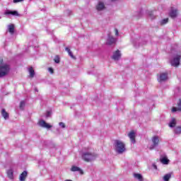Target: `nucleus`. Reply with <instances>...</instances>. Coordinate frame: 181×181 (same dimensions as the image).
I'll use <instances>...</instances> for the list:
<instances>
[{
  "label": "nucleus",
  "mask_w": 181,
  "mask_h": 181,
  "mask_svg": "<svg viewBox=\"0 0 181 181\" xmlns=\"http://www.w3.org/2000/svg\"><path fill=\"white\" fill-rule=\"evenodd\" d=\"M7 176L9 177V179H13V172H12L11 170H9L7 172Z\"/></svg>",
  "instance_id": "obj_25"
},
{
  "label": "nucleus",
  "mask_w": 181,
  "mask_h": 181,
  "mask_svg": "<svg viewBox=\"0 0 181 181\" xmlns=\"http://www.w3.org/2000/svg\"><path fill=\"white\" fill-rule=\"evenodd\" d=\"M115 35H116V36H118V35H119L118 29L115 28Z\"/></svg>",
  "instance_id": "obj_34"
},
{
  "label": "nucleus",
  "mask_w": 181,
  "mask_h": 181,
  "mask_svg": "<svg viewBox=\"0 0 181 181\" xmlns=\"http://www.w3.org/2000/svg\"><path fill=\"white\" fill-rule=\"evenodd\" d=\"M160 162L163 163V165H169V159L167 157H163L160 158Z\"/></svg>",
  "instance_id": "obj_17"
},
{
  "label": "nucleus",
  "mask_w": 181,
  "mask_h": 181,
  "mask_svg": "<svg viewBox=\"0 0 181 181\" xmlns=\"http://www.w3.org/2000/svg\"><path fill=\"white\" fill-rule=\"evenodd\" d=\"M8 32L10 33H13L15 32V25H10L8 26Z\"/></svg>",
  "instance_id": "obj_24"
},
{
  "label": "nucleus",
  "mask_w": 181,
  "mask_h": 181,
  "mask_svg": "<svg viewBox=\"0 0 181 181\" xmlns=\"http://www.w3.org/2000/svg\"><path fill=\"white\" fill-rule=\"evenodd\" d=\"M28 71L30 73V77L33 78V77H35V70L33 69V67H30Z\"/></svg>",
  "instance_id": "obj_19"
},
{
  "label": "nucleus",
  "mask_w": 181,
  "mask_h": 181,
  "mask_svg": "<svg viewBox=\"0 0 181 181\" xmlns=\"http://www.w3.org/2000/svg\"><path fill=\"white\" fill-rule=\"evenodd\" d=\"M49 115H50V112H47V117H49Z\"/></svg>",
  "instance_id": "obj_37"
},
{
  "label": "nucleus",
  "mask_w": 181,
  "mask_h": 181,
  "mask_svg": "<svg viewBox=\"0 0 181 181\" xmlns=\"http://www.w3.org/2000/svg\"><path fill=\"white\" fill-rule=\"evenodd\" d=\"M27 176H28V172L23 171V172L20 175L19 179H20L21 181H25V180H26Z\"/></svg>",
  "instance_id": "obj_14"
},
{
  "label": "nucleus",
  "mask_w": 181,
  "mask_h": 181,
  "mask_svg": "<svg viewBox=\"0 0 181 181\" xmlns=\"http://www.w3.org/2000/svg\"><path fill=\"white\" fill-rule=\"evenodd\" d=\"M148 15H149L150 18H151V19H153L152 12L149 13Z\"/></svg>",
  "instance_id": "obj_35"
},
{
  "label": "nucleus",
  "mask_w": 181,
  "mask_h": 181,
  "mask_svg": "<svg viewBox=\"0 0 181 181\" xmlns=\"http://www.w3.org/2000/svg\"><path fill=\"white\" fill-rule=\"evenodd\" d=\"M13 4H18V2H23V0H13Z\"/></svg>",
  "instance_id": "obj_31"
},
{
  "label": "nucleus",
  "mask_w": 181,
  "mask_h": 181,
  "mask_svg": "<svg viewBox=\"0 0 181 181\" xmlns=\"http://www.w3.org/2000/svg\"><path fill=\"white\" fill-rule=\"evenodd\" d=\"M176 111H179L178 110H177V107H173L172 108V112H176Z\"/></svg>",
  "instance_id": "obj_32"
},
{
  "label": "nucleus",
  "mask_w": 181,
  "mask_h": 181,
  "mask_svg": "<svg viewBox=\"0 0 181 181\" xmlns=\"http://www.w3.org/2000/svg\"><path fill=\"white\" fill-rule=\"evenodd\" d=\"M112 59H113V60H118L119 59H121V52H119V49L113 52Z\"/></svg>",
  "instance_id": "obj_9"
},
{
  "label": "nucleus",
  "mask_w": 181,
  "mask_h": 181,
  "mask_svg": "<svg viewBox=\"0 0 181 181\" xmlns=\"http://www.w3.org/2000/svg\"><path fill=\"white\" fill-rule=\"evenodd\" d=\"M151 141L153 142V145L149 147L150 151L153 150L156 148V146H159V136H153Z\"/></svg>",
  "instance_id": "obj_4"
},
{
  "label": "nucleus",
  "mask_w": 181,
  "mask_h": 181,
  "mask_svg": "<svg viewBox=\"0 0 181 181\" xmlns=\"http://www.w3.org/2000/svg\"><path fill=\"white\" fill-rule=\"evenodd\" d=\"M170 16L173 19H174V18H176L177 16V9L172 8L171 11H170Z\"/></svg>",
  "instance_id": "obj_11"
},
{
  "label": "nucleus",
  "mask_w": 181,
  "mask_h": 181,
  "mask_svg": "<svg viewBox=\"0 0 181 181\" xmlns=\"http://www.w3.org/2000/svg\"><path fill=\"white\" fill-rule=\"evenodd\" d=\"M170 177H172V174L168 173L163 176V180L165 181H169L170 180Z\"/></svg>",
  "instance_id": "obj_21"
},
{
  "label": "nucleus",
  "mask_w": 181,
  "mask_h": 181,
  "mask_svg": "<svg viewBox=\"0 0 181 181\" xmlns=\"http://www.w3.org/2000/svg\"><path fill=\"white\" fill-rule=\"evenodd\" d=\"M1 115L4 119H8V118H9V113H8L5 109L1 110Z\"/></svg>",
  "instance_id": "obj_16"
},
{
  "label": "nucleus",
  "mask_w": 181,
  "mask_h": 181,
  "mask_svg": "<svg viewBox=\"0 0 181 181\" xmlns=\"http://www.w3.org/2000/svg\"><path fill=\"white\" fill-rule=\"evenodd\" d=\"M71 172H80L81 175H83L84 173L83 172V170H81L80 168L73 165L71 168Z\"/></svg>",
  "instance_id": "obj_12"
},
{
  "label": "nucleus",
  "mask_w": 181,
  "mask_h": 181,
  "mask_svg": "<svg viewBox=\"0 0 181 181\" xmlns=\"http://www.w3.org/2000/svg\"><path fill=\"white\" fill-rule=\"evenodd\" d=\"M48 70L49 73H51V74H53V73H54V71L52 68H49Z\"/></svg>",
  "instance_id": "obj_33"
},
{
  "label": "nucleus",
  "mask_w": 181,
  "mask_h": 181,
  "mask_svg": "<svg viewBox=\"0 0 181 181\" xmlns=\"http://www.w3.org/2000/svg\"><path fill=\"white\" fill-rule=\"evenodd\" d=\"M169 22V18H164L163 20L161 21L160 25H166Z\"/></svg>",
  "instance_id": "obj_26"
},
{
  "label": "nucleus",
  "mask_w": 181,
  "mask_h": 181,
  "mask_svg": "<svg viewBox=\"0 0 181 181\" xmlns=\"http://www.w3.org/2000/svg\"><path fill=\"white\" fill-rule=\"evenodd\" d=\"M38 125H40V127H42V128H47V129H50V128H52L53 127L47 124L45 120H40L38 122Z\"/></svg>",
  "instance_id": "obj_7"
},
{
  "label": "nucleus",
  "mask_w": 181,
  "mask_h": 181,
  "mask_svg": "<svg viewBox=\"0 0 181 181\" xmlns=\"http://www.w3.org/2000/svg\"><path fill=\"white\" fill-rule=\"evenodd\" d=\"M168 125L170 128H175L176 127V119L173 118Z\"/></svg>",
  "instance_id": "obj_18"
},
{
  "label": "nucleus",
  "mask_w": 181,
  "mask_h": 181,
  "mask_svg": "<svg viewBox=\"0 0 181 181\" xmlns=\"http://www.w3.org/2000/svg\"><path fill=\"white\" fill-rule=\"evenodd\" d=\"M5 15H13V16H19V13L16 11H6Z\"/></svg>",
  "instance_id": "obj_15"
},
{
  "label": "nucleus",
  "mask_w": 181,
  "mask_h": 181,
  "mask_svg": "<svg viewBox=\"0 0 181 181\" xmlns=\"http://www.w3.org/2000/svg\"><path fill=\"white\" fill-rule=\"evenodd\" d=\"M82 159H83L85 162H91V160L95 159V154L89 152L83 153L82 154Z\"/></svg>",
  "instance_id": "obj_2"
},
{
  "label": "nucleus",
  "mask_w": 181,
  "mask_h": 181,
  "mask_svg": "<svg viewBox=\"0 0 181 181\" xmlns=\"http://www.w3.org/2000/svg\"><path fill=\"white\" fill-rule=\"evenodd\" d=\"M180 64V56L177 55L176 57H175L172 62H171V65L173 66L174 67H177Z\"/></svg>",
  "instance_id": "obj_6"
},
{
  "label": "nucleus",
  "mask_w": 181,
  "mask_h": 181,
  "mask_svg": "<svg viewBox=\"0 0 181 181\" xmlns=\"http://www.w3.org/2000/svg\"><path fill=\"white\" fill-rule=\"evenodd\" d=\"M2 63H4V59H0V64H2Z\"/></svg>",
  "instance_id": "obj_36"
},
{
  "label": "nucleus",
  "mask_w": 181,
  "mask_h": 181,
  "mask_svg": "<svg viewBox=\"0 0 181 181\" xmlns=\"http://www.w3.org/2000/svg\"><path fill=\"white\" fill-rule=\"evenodd\" d=\"M25 107V101H21L20 103V108H23Z\"/></svg>",
  "instance_id": "obj_29"
},
{
  "label": "nucleus",
  "mask_w": 181,
  "mask_h": 181,
  "mask_svg": "<svg viewBox=\"0 0 181 181\" xmlns=\"http://www.w3.org/2000/svg\"><path fill=\"white\" fill-rule=\"evenodd\" d=\"M168 80V73H161L160 74L158 81V83H163V81H166Z\"/></svg>",
  "instance_id": "obj_5"
},
{
  "label": "nucleus",
  "mask_w": 181,
  "mask_h": 181,
  "mask_svg": "<svg viewBox=\"0 0 181 181\" xmlns=\"http://www.w3.org/2000/svg\"><path fill=\"white\" fill-rule=\"evenodd\" d=\"M175 134H181V126H178L174 129Z\"/></svg>",
  "instance_id": "obj_22"
},
{
  "label": "nucleus",
  "mask_w": 181,
  "mask_h": 181,
  "mask_svg": "<svg viewBox=\"0 0 181 181\" xmlns=\"http://www.w3.org/2000/svg\"><path fill=\"white\" fill-rule=\"evenodd\" d=\"M54 62L57 64L60 63V57H59V55H57L55 57V58L54 59Z\"/></svg>",
  "instance_id": "obj_27"
},
{
  "label": "nucleus",
  "mask_w": 181,
  "mask_h": 181,
  "mask_svg": "<svg viewBox=\"0 0 181 181\" xmlns=\"http://www.w3.org/2000/svg\"><path fill=\"white\" fill-rule=\"evenodd\" d=\"M115 42H117V40H115L114 37L109 35L106 42V45H107L108 46H111L112 45H114Z\"/></svg>",
  "instance_id": "obj_8"
},
{
  "label": "nucleus",
  "mask_w": 181,
  "mask_h": 181,
  "mask_svg": "<svg viewBox=\"0 0 181 181\" xmlns=\"http://www.w3.org/2000/svg\"><path fill=\"white\" fill-rule=\"evenodd\" d=\"M65 50L68 52L69 55L72 58V59H75L74 55H73V52H71V51L70 50V48L69 47H66Z\"/></svg>",
  "instance_id": "obj_23"
},
{
  "label": "nucleus",
  "mask_w": 181,
  "mask_h": 181,
  "mask_svg": "<svg viewBox=\"0 0 181 181\" xmlns=\"http://www.w3.org/2000/svg\"><path fill=\"white\" fill-rule=\"evenodd\" d=\"M134 177L139 181L144 180V178L142 177V175H141V174L134 173Z\"/></svg>",
  "instance_id": "obj_20"
},
{
  "label": "nucleus",
  "mask_w": 181,
  "mask_h": 181,
  "mask_svg": "<svg viewBox=\"0 0 181 181\" xmlns=\"http://www.w3.org/2000/svg\"><path fill=\"white\" fill-rule=\"evenodd\" d=\"M59 125L62 127V128H66V124L64 122H59Z\"/></svg>",
  "instance_id": "obj_30"
},
{
  "label": "nucleus",
  "mask_w": 181,
  "mask_h": 181,
  "mask_svg": "<svg viewBox=\"0 0 181 181\" xmlns=\"http://www.w3.org/2000/svg\"><path fill=\"white\" fill-rule=\"evenodd\" d=\"M128 136L130 138L131 142H132V144H135V132H134V130L131 131L128 134Z\"/></svg>",
  "instance_id": "obj_10"
},
{
  "label": "nucleus",
  "mask_w": 181,
  "mask_h": 181,
  "mask_svg": "<svg viewBox=\"0 0 181 181\" xmlns=\"http://www.w3.org/2000/svg\"><path fill=\"white\" fill-rule=\"evenodd\" d=\"M9 73V65L4 64L0 66V77H4Z\"/></svg>",
  "instance_id": "obj_3"
},
{
  "label": "nucleus",
  "mask_w": 181,
  "mask_h": 181,
  "mask_svg": "<svg viewBox=\"0 0 181 181\" xmlns=\"http://www.w3.org/2000/svg\"><path fill=\"white\" fill-rule=\"evenodd\" d=\"M115 151L117 153H124V151H126L125 144L119 140L115 141Z\"/></svg>",
  "instance_id": "obj_1"
},
{
  "label": "nucleus",
  "mask_w": 181,
  "mask_h": 181,
  "mask_svg": "<svg viewBox=\"0 0 181 181\" xmlns=\"http://www.w3.org/2000/svg\"><path fill=\"white\" fill-rule=\"evenodd\" d=\"M177 110L181 111V99L179 100V103H177Z\"/></svg>",
  "instance_id": "obj_28"
},
{
  "label": "nucleus",
  "mask_w": 181,
  "mask_h": 181,
  "mask_svg": "<svg viewBox=\"0 0 181 181\" xmlns=\"http://www.w3.org/2000/svg\"><path fill=\"white\" fill-rule=\"evenodd\" d=\"M97 11H103V9H105V5H104L103 2L100 1L96 6Z\"/></svg>",
  "instance_id": "obj_13"
}]
</instances>
